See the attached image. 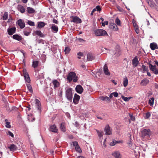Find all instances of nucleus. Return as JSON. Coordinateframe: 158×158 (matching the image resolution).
Instances as JSON below:
<instances>
[{"label": "nucleus", "instance_id": "obj_53", "mask_svg": "<svg viewBox=\"0 0 158 158\" xmlns=\"http://www.w3.org/2000/svg\"><path fill=\"white\" fill-rule=\"evenodd\" d=\"M28 24L31 26H33L34 25V23L31 21H28Z\"/></svg>", "mask_w": 158, "mask_h": 158}, {"label": "nucleus", "instance_id": "obj_24", "mask_svg": "<svg viewBox=\"0 0 158 158\" xmlns=\"http://www.w3.org/2000/svg\"><path fill=\"white\" fill-rule=\"evenodd\" d=\"M138 62L139 61L136 57H135L132 60V64L135 67H136L137 66Z\"/></svg>", "mask_w": 158, "mask_h": 158}, {"label": "nucleus", "instance_id": "obj_38", "mask_svg": "<svg viewBox=\"0 0 158 158\" xmlns=\"http://www.w3.org/2000/svg\"><path fill=\"white\" fill-rule=\"evenodd\" d=\"M28 12L29 13H33L35 12V10L32 8L28 7L27 8Z\"/></svg>", "mask_w": 158, "mask_h": 158}, {"label": "nucleus", "instance_id": "obj_12", "mask_svg": "<svg viewBox=\"0 0 158 158\" xmlns=\"http://www.w3.org/2000/svg\"><path fill=\"white\" fill-rule=\"evenodd\" d=\"M16 28L15 27L8 28L7 29V32L9 35H11L14 33L16 31Z\"/></svg>", "mask_w": 158, "mask_h": 158}, {"label": "nucleus", "instance_id": "obj_31", "mask_svg": "<svg viewBox=\"0 0 158 158\" xmlns=\"http://www.w3.org/2000/svg\"><path fill=\"white\" fill-rule=\"evenodd\" d=\"M8 17V14L7 12H5L2 16V19L4 20H6Z\"/></svg>", "mask_w": 158, "mask_h": 158}, {"label": "nucleus", "instance_id": "obj_50", "mask_svg": "<svg viewBox=\"0 0 158 158\" xmlns=\"http://www.w3.org/2000/svg\"><path fill=\"white\" fill-rule=\"evenodd\" d=\"M129 116L130 117L132 121H135V118L134 116H133L131 114H129Z\"/></svg>", "mask_w": 158, "mask_h": 158}, {"label": "nucleus", "instance_id": "obj_35", "mask_svg": "<svg viewBox=\"0 0 158 158\" xmlns=\"http://www.w3.org/2000/svg\"><path fill=\"white\" fill-rule=\"evenodd\" d=\"M5 126L7 128H10L11 127V126L10 125V123L8 122V120L7 119H6L5 120Z\"/></svg>", "mask_w": 158, "mask_h": 158}, {"label": "nucleus", "instance_id": "obj_63", "mask_svg": "<svg viewBox=\"0 0 158 158\" xmlns=\"http://www.w3.org/2000/svg\"><path fill=\"white\" fill-rule=\"evenodd\" d=\"M113 93H111L110 96H109V97L110 98H112L113 97Z\"/></svg>", "mask_w": 158, "mask_h": 158}, {"label": "nucleus", "instance_id": "obj_25", "mask_svg": "<svg viewBox=\"0 0 158 158\" xmlns=\"http://www.w3.org/2000/svg\"><path fill=\"white\" fill-rule=\"evenodd\" d=\"M50 129V131L54 132H56L57 131V129L56 126L55 125L51 126Z\"/></svg>", "mask_w": 158, "mask_h": 158}, {"label": "nucleus", "instance_id": "obj_18", "mask_svg": "<svg viewBox=\"0 0 158 158\" xmlns=\"http://www.w3.org/2000/svg\"><path fill=\"white\" fill-rule=\"evenodd\" d=\"M112 156L115 158H121V156L120 152L118 151H115L112 153Z\"/></svg>", "mask_w": 158, "mask_h": 158}, {"label": "nucleus", "instance_id": "obj_40", "mask_svg": "<svg viewBox=\"0 0 158 158\" xmlns=\"http://www.w3.org/2000/svg\"><path fill=\"white\" fill-rule=\"evenodd\" d=\"M64 51L65 54H68L70 51V49L69 47H66L65 48Z\"/></svg>", "mask_w": 158, "mask_h": 158}, {"label": "nucleus", "instance_id": "obj_13", "mask_svg": "<svg viewBox=\"0 0 158 158\" xmlns=\"http://www.w3.org/2000/svg\"><path fill=\"white\" fill-rule=\"evenodd\" d=\"M96 131L98 136L99 137V140L101 142L102 139V137L104 134L103 132L102 131H98V130H97Z\"/></svg>", "mask_w": 158, "mask_h": 158}, {"label": "nucleus", "instance_id": "obj_26", "mask_svg": "<svg viewBox=\"0 0 158 158\" xmlns=\"http://www.w3.org/2000/svg\"><path fill=\"white\" fill-rule=\"evenodd\" d=\"M149 82L148 79L146 78H144L141 81V84L142 85L145 86L148 84Z\"/></svg>", "mask_w": 158, "mask_h": 158}, {"label": "nucleus", "instance_id": "obj_54", "mask_svg": "<svg viewBox=\"0 0 158 158\" xmlns=\"http://www.w3.org/2000/svg\"><path fill=\"white\" fill-rule=\"evenodd\" d=\"M148 3L151 7H153L154 6V3L153 2H152L151 1L148 2Z\"/></svg>", "mask_w": 158, "mask_h": 158}, {"label": "nucleus", "instance_id": "obj_44", "mask_svg": "<svg viewBox=\"0 0 158 158\" xmlns=\"http://www.w3.org/2000/svg\"><path fill=\"white\" fill-rule=\"evenodd\" d=\"M151 116V113L149 112H147L146 114L145 118L146 119H148Z\"/></svg>", "mask_w": 158, "mask_h": 158}, {"label": "nucleus", "instance_id": "obj_37", "mask_svg": "<svg viewBox=\"0 0 158 158\" xmlns=\"http://www.w3.org/2000/svg\"><path fill=\"white\" fill-rule=\"evenodd\" d=\"M115 22L117 25L120 26H121V22L120 20L118 18H116L115 20Z\"/></svg>", "mask_w": 158, "mask_h": 158}, {"label": "nucleus", "instance_id": "obj_43", "mask_svg": "<svg viewBox=\"0 0 158 158\" xmlns=\"http://www.w3.org/2000/svg\"><path fill=\"white\" fill-rule=\"evenodd\" d=\"M45 26V23L44 22H39L38 23V27H42Z\"/></svg>", "mask_w": 158, "mask_h": 158}, {"label": "nucleus", "instance_id": "obj_7", "mask_svg": "<svg viewBox=\"0 0 158 158\" xmlns=\"http://www.w3.org/2000/svg\"><path fill=\"white\" fill-rule=\"evenodd\" d=\"M23 75L27 83H29L31 81L30 79L26 69L23 70Z\"/></svg>", "mask_w": 158, "mask_h": 158}, {"label": "nucleus", "instance_id": "obj_17", "mask_svg": "<svg viewBox=\"0 0 158 158\" xmlns=\"http://www.w3.org/2000/svg\"><path fill=\"white\" fill-rule=\"evenodd\" d=\"M103 71L105 75H110V73L108 69L107 66L106 64L104 66Z\"/></svg>", "mask_w": 158, "mask_h": 158}, {"label": "nucleus", "instance_id": "obj_3", "mask_svg": "<svg viewBox=\"0 0 158 158\" xmlns=\"http://www.w3.org/2000/svg\"><path fill=\"white\" fill-rule=\"evenodd\" d=\"M94 34L97 36H102L107 35V32L103 29H98L94 31Z\"/></svg>", "mask_w": 158, "mask_h": 158}, {"label": "nucleus", "instance_id": "obj_57", "mask_svg": "<svg viewBox=\"0 0 158 158\" xmlns=\"http://www.w3.org/2000/svg\"><path fill=\"white\" fill-rule=\"evenodd\" d=\"M53 23L56 24H57L58 23V21L55 19H53Z\"/></svg>", "mask_w": 158, "mask_h": 158}, {"label": "nucleus", "instance_id": "obj_58", "mask_svg": "<svg viewBox=\"0 0 158 158\" xmlns=\"http://www.w3.org/2000/svg\"><path fill=\"white\" fill-rule=\"evenodd\" d=\"M128 145L130 148L132 149L133 148L132 146H134V144L132 143H128Z\"/></svg>", "mask_w": 158, "mask_h": 158}, {"label": "nucleus", "instance_id": "obj_20", "mask_svg": "<svg viewBox=\"0 0 158 158\" xmlns=\"http://www.w3.org/2000/svg\"><path fill=\"white\" fill-rule=\"evenodd\" d=\"M95 59L94 55L91 53H88L87 55V60L88 61H92Z\"/></svg>", "mask_w": 158, "mask_h": 158}, {"label": "nucleus", "instance_id": "obj_56", "mask_svg": "<svg viewBox=\"0 0 158 158\" xmlns=\"http://www.w3.org/2000/svg\"><path fill=\"white\" fill-rule=\"evenodd\" d=\"M113 93V95L115 97H117L118 96V94L116 92H114Z\"/></svg>", "mask_w": 158, "mask_h": 158}, {"label": "nucleus", "instance_id": "obj_8", "mask_svg": "<svg viewBox=\"0 0 158 158\" xmlns=\"http://www.w3.org/2000/svg\"><path fill=\"white\" fill-rule=\"evenodd\" d=\"M104 131L106 135H109L112 134V130L108 125L106 126L104 129Z\"/></svg>", "mask_w": 158, "mask_h": 158}, {"label": "nucleus", "instance_id": "obj_46", "mask_svg": "<svg viewBox=\"0 0 158 158\" xmlns=\"http://www.w3.org/2000/svg\"><path fill=\"white\" fill-rule=\"evenodd\" d=\"M121 98L125 102H128L129 101L127 97H125L124 96H122Z\"/></svg>", "mask_w": 158, "mask_h": 158}, {"label": "nucleus", "instance_id": "obj_5", "mask_svg": "<svg viewBox=\"0 0 158 158\" xmlns=\"http://www.w3.org/2000/svg\"><path fill=\"white\" fill-rule=\"evenodd\" d=\"M71 21L76 23H81L82 22L81 19L79 17L75 16H73L71 17Z\"/></svg>", "mask_w": 158, "mask_h": 158}, {"label": "nucleus", "instance_id": "obj_28", "mask_svg": "<svg viewBox=\"0 0 158 158\" xmlns=\"http://www.w3.org/2000/svg\"><path fill=\"white\" fill-rule=\"evenodd\" d=\"M35 104L36 106V107L38 110H40V101L37 99H35Z\"/></svg>", "mask_w": 158, "mask_h": 158}, {"label": "nucleus", "instance_id": "obj_1", "mask_svg": "<svg viewBox=\"0 0 158 158\" xmlns=\"http://www.w3.org/2000/svg\"><path fill=\"white\" fill-rule=\"evenodd\" d=\"M142 138L145 140H148L151 139L150 136L152 132L149 129H144L141 131Z\"/></svg>", "mask_w": 158, "mask_h": 158}, {"label": "nucleus", "instance_id": "obj_21", "mask_svg": "<svg viewBox=\"0 0 158 158\" xmlns=\"http://www.w3.org/2000/svg\"><path fill=\"white\" fill-rule=\"evenodd\" d=\"M52 31L54 32H57L58 31V27L54 24H52L51 27Z\"/></svg>", "mask_w": 158, "mask_h": 158}, {"label": "nucleus", "instance_id": "obj_47", "mask_svg": "<svg viewBox=\"0 0 158 158\" xmlns=\"http://www.w3.org/2000/svg\"><path fill=\"white\" fill-rule=\"evenodd\" d=\"M117 9L120 12H123V10L122 8L120 7L119 6H117Z\"/></svg>", "mask_w": 158, "mask_h": 158}, {"label": "nucleus", "instance_id": "obj_33", "mask_svg": "<svg viewBox=\"0 0 158 158\" xmlns=\"http://www.w3.org/2000/svg\"><path fill=\"white\" fill-rule=\"evenodd\" d=\"M18 10L21 13H23L25 12V9L23 6H18Z\"/></svg>", "mask_w": 158, "mask_h": 158}, {"label": "nucleus", "instance_id": "obj_41", "mask_svg": "<svg viewBox=\"0 0 158 158\" xmlns=\"http://www.w3.org/2000/svg\"><path fill=\"white\" fill-rule=\"evenodd\" d=\"M142 68L143 69V73H144L145 72H147L148 71V67L144 65H143L142 66Z\"/></svg>", "mask_w": 158, "mask_h": 158}, {"label": "nucleus", "instance_id": "obj_16", "mask_svg": "<svg viewBox=\"0 0 158 158\" xmlns=\"http://www.w3.org/2000/svg\"><path fill=\"white\" fill-rule=\"evenodd\" d=\"M17 23L21 28H23L25 27V24L22 20L20 19L18 20Z\"/></svg>", "mask_w": 158, "mask_h": 158}, {"label": "nucleus", "instance_id": "obj_22", "mask_svg": "<svg viewBox=\"0 0 158 158\" xmlns=\"http://www.w3.org/2000/svg\"><path fill=\"white\" fill-rule=\"evenodd\" d=\"M150 47L151 49L152 50H154L158 48L157 45L155 43H151L150 45Z\"/></svg>", "mask_w": 158, "mask_h": 158}, {"label": "nucleus", "instance_id": "obj_55", "mask_svg": "<svg viewBox=\"0 0 158 158\" xmlns=\"http://www.w3.org/2000/svg\"><path fill=\"white\" fill-rule=\"evenodd\" d=\"M95 8L96 9V10L98 11H100L101 10V8L99 6H96Z\"/></svg>", "mask_w": 158, "mask_h": 158}, {"label": "nucleus", "instance_id": "obj_6", "mask_svg": "<svg viewBox=\"0 0 158 158\" xmlns=\"http://www.w3.org/2000/svg\"><path fill=\"white\" fill-rule=\"evenodd\" d=\"M149 67L150 70L153 72L155 74H158V69H157L156 65H153L151 64H149Z\"/></svg>", "mask_w": 158, "mask_h": 158}, {"label": "nucleus", "instance_id": "obj_30", "mask_svg": "<svg viewBox=\"0 0 158 158\" xmlns=\"http://www.w3.org/2000/svg\"><path fill=\"white\" fill-rule=\"evenodd\" d=\"M52 83L54 85V88H56L59 87V83L56 80H54L52 81Z\"/></svg>", "mask_w": 158, "mask_h": 158}, {"label": "nucleus", "instance_id": "obj_61", "mask_svg": "<svg viewBox=\"0 0 158 158\" xmlns=\"http://www.w3.org/2000/svg\"><path fill=\"white\" fill-rule=\"evenodd\" d=\"M78 40L80 42H84V40H83V39L81 38H79Z\"/></svg>", "mask_w": 158, "mask_h": 158}, {"label": "nucleus", "instance_id": "obj_9", "mask_svg": "<svg viewBox=\"0 0 158 158\" xmlns=\"http://www.w3.org/2000/svg\"><path fill=\"white\" fill-rule=\"evenodd\" d=\"M73 145L75 146V149L76 151L80 153L82 152L79 146L78 145V143L76 141L73 142Z\"/></svg>", "mask_w": 158, "mask_h": 158}, {"label": "nucleus", "instance_id": "obj_29", "mask_svg": "<svg viewBox=\"0 0 158 158\" xmlns=\"http://www.w3.org/2000/svg\"><path fill=\"white\" fill-rule=\"evenodd\" d=\"M123 85L124 87H126L128 84V80L127 77L124 78L123 81Z\"/></svg>", "mask_w": 158, "mask_h": 158}, {"label": "nucleus", "instance_id": "obj_42", "mask_svg": "<svg viewBox=\"0 0 158 158\" xmlns=\"http://www.w3.org/2000/svg\"><path fill=\"white\" fill-rule=\"evenodd\" d=\"M27 87L28 89L30 91V92L31 93H32L33 91L32 89L31 85L29 84H27Z\"/></svg>", "mask_w": 158, "mask_h": 158}, {"label": "nucleus", "instance_id": "obj_2", "mask_svg": "<svg viewBox=\"0 0 158 158\" xmlns=\"http://www.w3.org/2000/svg\"><path fill=\"white\" fill-rule=\"evenodd\" d=\"M77 76L76 74L73 72H70L67 77V79L69 82L72 80H73V82H76L77 81Z\"/></svg>", "mask_w": 158, "mask_h": 158}, {"label": "nucleus", "instance_id": "obj_52", "mask_svg": "<svg viewBox=\"0 0 158 158\" xmlns=\"http://www.w3.org/2000/svg\"><path fill=\"white\" fill-rule=\"evenodd\" d=\"M30 32H28L27 31H24V34L26 36L29 35H30Z\"/></svg>", "mask_w": 158, "mask_h": 158}, {"label": "nucleus", "instance_id": "obj_36", "mask_svg": "<svg viewBox=\"0 0 158 158\" xmlns=\"http://www.w3.org/2000/svg\"><path fill=\"white\" fill-rule=\"evenodd\" d=\"M154 98H152L149 100V104L151 106H152L154 104Z\"/></svg>", "mask_w": 158, "mask_h": 158}, {"label": "nucleus", "instance_id": "obj_23", "mask_svg": "<svg viewBox=\"0 0 158 158\" xmlns=\"http://www.w3.org/2000/svg\"><path fill=\"white\" fill-rule=\"evenodd\" d=\"M8 148L11 151H14L17 149V147L14 144H11L10 146L8 147Z\"/></svg>", "mask_w": 158, "mask_h": 158}, {"label": "nucleus", "instance_id": "obj_62", "mask_svg": "<svg viewBox=\"0 0 158 158\" xmlns=\"http://www.w3.org/2000/svg\"><path fill=\"white\" fill-rule=\"evenodd\" d=\"M123 141H117L116 143H123Z\"/></svg>", "mask_w": 158, "mask_h": 158}, {"label": "nucleus", "instance_id": "obj_27", "mask_svg": "<svg viewBox=\"0 0 158 158\" xmlns=\"http://www.w3.org/2000/svg\"><path fill=\"white\" fill-rule=\"evenodd\" d=\"M100 98L102 101L107 102H109L110 101V99L109 98L107 97H101Z\"/></svg>", "mask_w": 158, "mask_h": 158}, {"label": "nucleus", "instance_id": "obj_14", "mask_svg": "<svg viewBox=\"0 0 158 158\" xmlns=\"http://www.w3.org/2000/svg\"><path fill=\"white\" fill-rule=\"evenodd\" d=\"M110 29L115 31H117L118 30L117 25L114 23H111L110 25Z\"/></svg>", "mask_w": 158, "mask_h": 158}, {"label": "nucleus", "instance_id": "obj_10", "mask_svg": "<svg viewBox=\"0 0 158 158\" xmlns=\"http://www.w3.org/2000/svg\"><path fill=\"white\" fill-rule=\"evenodd\" d=\"M141 151V148L139 146L136 147L134 150V153L136 156H138L139 155Z\"/></svg>", "mask_w": 158, "mask_h": 158}, {"label": "nucleus", "instance_id": "obj_32", "mask_svg": "<svg viewBox=\"0 0 158 158\" xmlns=\"http://www.w3.org/2000/svg\"><path fill=\"white\" fill-rule=\"evenodd\" d=\"M39 64V61H33L32 64L33 67L35 68L37 67Z\"/></svg>", "mask_w": 158, "mask_h": 158}, {"label": "nucleus", "instance_id": "obj_60", "mask_svg": "<svg viewBox=\"0 0 158 158\" xmlns=\"http://www.w3.org/2000/svg\"><path fill=\"white\" fill-rule=\"evenodd\" d=\"M111 81L113 82L114 84L115 85H116L117 84V82L115 81L114 80H111Z\"/></svg>", "mask_w": 158, "mask_h": 158}, {"label": "nucleus", "instance_id": "obj_19", "mask_svg": "<svg viewBox=\"0 0 158 158\" xmlns=\"http://www.w3.org/2000/svg\"><path fill=\"white\" fill-rule=\"evenodd\" d=\"M13 38L14 39L19 41H21L23 39V37L17 34H15L13 35Z\"/></svg>", "mask_w": 158, "mask_h": 158}, {"label": "nucleus", "instance_id": "obj_34", "mask_svg": "<svg viewBox=\"0 0 158 158\" xmlns=\"http://www.w3.org/2000/svg\"><path fill=\"white\" fill-rule=\"evenodd\" d=\"M60 128L61 130L63 131H65L66 129L65 127V124L64 123H62L60 125Z\"/></svg>", "mask_w": 158, "mask_h": 158}, {"label": "nucleus", "instance_id": "obj_64", "mask_svg": "<svg viewBox=\"0 0 158 158\" xmlns=\"http://www.w3.org/2000/svg\"><path fill=\"white\" fill-rule=\"evenodd\" d=\"M77 158H85L84 157L82 156H78Z\"/></svg>", "mask_w": 158, "mask_h": 158}, {"label": "nucleus", "instance_id": "obj_11", "mask_svg": "<svg viewBox=\"0 0 158 158\" xmlns=\"http://www.w3.org/2000/svg\"><path fill=\"white\" fill-rule=\"evenodd\" d=\"M75 89L76 92L79 94H81L83 91V89L81 86L80 85H77Z\"/></svg>", "mask_w": 158, "mask_h": 158}, {"label": "nucleus", "instance_id": "obj_59", "mask_svg": "<svg viewBox=\"0 0 158 158\" xmlns=\"http://www.w3.org/2000/svg\"><path fill=\"white\" fill-rule=\"evenodd\" d=\"M77 55L79 56H83V54L82 52H79L77 53Z\"/></svg>", "mask_w": 158, "mask_h": 158}, {"label": "nucleus", "instance_id": "obj_49", "mask_svg": "<svg viewBox=\"0 0 158 158\" xmlns=\"http://www.w3.org/2000/svg\"><path fill=\"white\" fill-rule=\"evenodd\" d=\"M135 30L137 34H138L139 32V28H138V26H136V27H135Z\"/></svg>", "mask_w": 158, "mask_h": 158}, {"label": "nucleus", "instance_id": "obj_39", "mask_svg": "<svg viewBox=\"0 0 158 158\" xmlns=\"http://www.w3.org/2000/svg\"><path fill=\"white\" fill-rule=\"evenodd\" d=\"M35 33L38 35L40 37H44L43 34L40 31H37L35 32Z\"/></svg>", "mask_w": 158, "mask_h": 158}, {"label": "nucleus", "instance_id": "obj_45", "mask_svg": "<svg viewBox=\"0 0 158 158\" xmlns=\"http://www.w3.org/2000/svg\"><path fill=\"white\" fill-rule=\"evenodd\" d=\"M6 134L7 135L11 136V137H14V134H13V133H12L10 131H8L6 132Z\"/></svg>", "mask_w": 158, "mask_h": 158}, {"label": "nucleus", "instance_id": "obj_51", "mask_svg": "<svg viewBox=\"0 0 158 158\" xmlns=\"http://www.w3.org/2000/svg\"><path fill=\"white\" fill-rule=\"evenodd\" d=\"M108 23V22L107 21H105L104 22H102V24L103 26L104 27L105 25H107Z\"/></svg>", "mask_w": 158, "mask_h": 158}, {"label": "nucleus", "instance_id": "obj_15", "mask_svg": "<svg viewBox=\"0 0 158 158\" xmlns=\"http://www.w3.org/2000/svg\"><path fill=\"white\" fill-rule=\"evenodd\" d=\"M80 98V97L77 94H75L73 99V102L75 104H77L79 101Z\"/></svg>", "mask_w": 158, "mask_h": 158}, {"label": "nucleus", "instance_id": "obj_4", "mask_svg": "<svg viewBox=\"0 0 158 158\" xmlns=\"http://www.w3.org/2000/svg\"><path fill=\"white\" fill-rule=\"evenodd\" d=\"M66 97L69 100L72 101L73 98V94L71 88H68L66 90Z\"/></svg>", "mask_w": 158, "mask_h": 158}, {"label": "nucleus", "instance_id": "obj_48", "mask_svg": "<svg viewBox=\"0 0 158 158\" xmlns=\"http://www.w3.org/2000/svg\"><path fill=\"white\" fill-rule=\"evenodd\" d=\"M116 142L117 141L115 140H114L110 143V145L112 146H114L116 143Z\"/></svg>", "mask_w": 158, "mask_h": 158}]
</instances>
